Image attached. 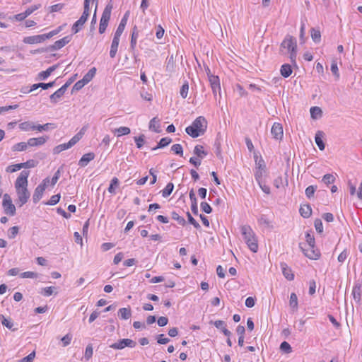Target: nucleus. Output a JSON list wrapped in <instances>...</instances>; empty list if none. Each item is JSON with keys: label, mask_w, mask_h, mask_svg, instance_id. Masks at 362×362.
Returning <instances> with one entry per match:
<instances>
[{"label": "nucleus", "mask_w": 362, "mask_h": 362, "mask_svg": "<svg viewBox=\"0 0 362 362\" xmlns=\"http://www.w3.org/2000/svg\"><path fill=\"white\" fill-rule=\"evenodd\" d=\"M30 172L23 170L15 182V189L18 196L16 204L21 207L28 201L30 194L28 189V177Z\"/></svg>", "instance_id": "nucleus-1"}, {"label": "nucleus", "mask_w": 362, "mask_h": 362, "mask_svg": "<svg viewBox=\"0 0 362 362\" xmlns=\"http://www.w3.org/2000/svg\"><path fill=\"white\" fill-rule=\"evenodd\" d=\"M207 128V121L203 116L197 117L191 125L185 129L186 133L192 138L203 135Z\"/></svg>", "instance_id": "nucleus-2"}, {"label": "nucleus", "mask_w": 362, "mask_h": 362, "mask_svg": "<svg viewBox=\"0 0 362 362\" xmlns=\"http://www.w3.org/2000/svg\"><path fill=\"white\" fill-rule=\"evenodd\" d=\"M240 230L247 247L252 252H257L258 250L257 239L251 227L248 225H245L241 227Z\"/></svg>", "instance_id": "nucleus-3"}, {"label": "nucleus", "mask_w": 362, "mask_h": 362, "mask_svg": "<svg viewBox=\"0 0 362 362\" xmlns=\"http://www.w3.org/2000/svg\"><path fill=\"white\" fill-rule=\"evenodd\" d=\"M281 47L286 49L290 54L289 58L293 64H296L297 42L295 37L287 35L281 44Z\"/></svg>", "instance_id": "nucleus-4"}, {"label": "nucleus", "mask_w": 362, "mask_h": 362, "mask_svg": "<svg viewBox=\"0 0 362 362\" xmlns=\"http://www.w3.org/2000/svg\"><path fill=\"white\" fill-rule=\"evenodd\" d=\"M112 10V5L111 4H107L105 9L103 10V14H102V16L100 18V25H99V33L101 34L105 33V31L107 27L108 22L110 18Z\"/></svg>", "instance_id": "nucleus-5"}, {"label": "nucleus", "mask_w": 362, "mask_h": 362, "mask_svg": "<svg viewBox=\"0 0 362 362\" xmlns=\"http://www.w3.org/2000/svg\"><path fill=\"white\" fill-rule=\"evenodd\" d=\"M71 40V35H67L63 38L57 40L54 44L47 47L45 49H42V52H53L64 47Z\"/></svg>", "instance_id": "nucleus-6"}, {"label": "nucleus", "mask_w": 362, "mask_h": 362, "mask_svg": "<svg viewBox=\"0 0 362 362\" xmlns=\"http://www.w3.org/2000/svg\"><path fill=\"white\" fill-rule=\"evenodd\" d=\"M136 345V341L130 339H122L117 342L113 343L110 345V347L113 349H123L125 347L134 348Z\"/></svg>", "instance_id": "nucleus-7"}, {"label": "nucleus", "mask_w": 362, "mask_h": 362, "mask_svg": "<svg viewBox=\"0 0 362 362\" xmlns=\"http://www.w3.org/2000/svg\"><path fill=\"white\" fill-rule=\"evenodd\" d=\"M300 247L303 252L304 255L311 259H317L320 253L318 250L315 248V246H307V247H303L300 244Z\"/></svg>", "instance_id": "nucleus-8"}, {"label": "nucleus", "mask_w": 362, "mask_h": 362, "mask_svg": "<svg viewBox=\"0 0 362 362\" xmlns=\"http://www.w3.org/2000/svg\"><path fill=\"white\" fill-rule=\"evenodd\" d=\"M70 86V83H66L60 88L56 90L53 94L50 95V101L52 103H57L58 100L60 99L67 90V88Z\"/></svg>", "instance_id": "nucleus-9"}, {"label": "nucleus", "mask_w": 362, "mask_h": 362, "mask_svg": "<svg viewBox=\"0 0 362 362\" xmlns=\"http://www.w3.org/2000/svg\"><path fill=\"white\" fill-rule=\"evenodd\" d=\"M271 133L275 139H276V140L282 139L283 135H284L282 125L278 122L274 123V124L272 127V129H271Z\"/></svg>", "instance_id": "nucleus-10"}, {"label": "nucleus", "mask_w": 362, "mask_h": 362, "mask_svg": "<svg viewBox=\"0 0 362 362\" xmlns=\"http://www.w3.org/2000/svg\"><path fill=\"white\" fill-rule=\"evenodd\" d=\"M89 15L83 13L80 18L76 21L72 26V32L76 34L83 27L84 23L86 22Z\"/></svg>", "instance_id": "nucleus-11"}, {"label": "nucleus", "mask_w": 362, "mask_h": 362, "mask_svg": "<svg viewBox=\"0 0 362 362\" xmlns=\"http://www.w3.org/2000/svg\"><path fill=\"white\" fill-rule=\"evenodd\" d=\"M47 136H43L37 138H30L28 140L27 144L30 147H35L44 145L48 140Z\"/></svg>", "instance_id": "nucleus-12"}, {"label": "nucleus", "mask_w": 362, "mask_h": 362, "mask_svg": "<svg viewBox=\"0 0 362 362\" xmlns=\"http://www.w3.org/2000/svg\"><path fill=\"white\" fill-rule=\"evenodd\" d=\"M46 37L45 34L42 35H33V36H29L26 37L23 40V42L26 44H37L41 43L44 41H45Z\"/></svg>", "instance_id": "nucleus-13"}, {"label": "nucleus", "mask_w": 362, "mask_h": 362, "mask_svg": "<svg viewBox=\"0 0 362 362\" xmlns=\"http://www.w3.org/2000/svg\"><path fill=\"white\" fill-rule=\"evenodd\" d=\"M76 143L74 141V140L71 138L70 141L68 143L59 144L57 146H55L53 148V153L58 154L61 153L62 151L69 149L71 148L73 146H74Z\"/></svg>", "instance_id": "nucleus-14"}, {"label": "nucleus", "mask_w": 362, "mask_h": 362, "mask_svg": "<svg viewBox=\"0 0 362 362\" xmlns=\"http://www.w3.org/2000/svg\"><path fill=\"white\" fill-rule=\"evenodd\" d=\"M119 39H120V37L114 35V37H113V39L112 41V44H111L110 51V57L111 58H115L116 56L119 43Z\"/></svg>", "instance_id": "nucleus-15"}, {"label": "nucleus", "mask_w": 362, "mask_h": 362, "mask_svg": "<svg viewBox=\"0 0 362 362\" xmlns=\"http://www.w3.org/2000/svg\"><path fill=\"white\" fill-rule=\"evenodd\" d=\"M95 153L93 152H89L88 153L84 154L78 161V165L81 167H86L89 162L93 160L95 158Z\"/></svg>", "instance_id": "nucleus-16"}, {"label": "nucleus", "mask_w": 362, "mask_h": 362, "mask_svg": "<svg viewBox=\"0 0 362 362\" xmlns=\"http://www.w3.org/2000/svg\"><path fill=\"white\" fill-rule=\"evenodd\" d=\"M281 268L282 270L283 275L286 279H288V281H292L294 279V274H293L291 269L288 267L286 263H281Z\"/></svg>", "instance_id": "nucleus-17"}, {"label": "nucleus", "mask_w": 362, "mask_h": 362, "mask_svg": "<svg viewBox=\"0 0 362 362\" xmlns=\"http://www.w3.org/2000/svg\"><path fill=\"white\" fill-rule=\"evenodd\" d=\"M361 286L362 285L361 284L357 283L353 288L352 294L354 296V299L357 303H359L361 299Z\"/></svg>", "instance_id": "nucleus-18"}, {"label": "nucleus", "mask_w": 362, "mask_h": 362, "mask_svg": "<svg viewBox=\"0 0 362 362\" xmlns=\"http://www.w3.org/2000/svg\"><path fill=\"white\" fill-rule=\"evenodd\" d=\"M58 67L57 64L49 67L46 71H41L38 74L39 80H45L50 74Z\"/></svg>", "instance_id": "nucleus-19"}, {"label": "nucleus", "mask_w": 362, "mask_h": 362, "mask_svg": "<svg viewBox=\"0 0 362 362\" xmlns=\"http://www.w3.org/2000/svg\"><path fill=\"white\" fill-rule=\"evenodd\" d=\"M45 189L42 188V187L38 185L35 191H34V193H33V202L35 204L37 203L40 199L42 197V195H43V193L45 192Z\"/></svg>", "instance_id": "nucleus-20"}, {"label": "nucleus", "mask_w": 362, "mask_h": 362, "mask_svg": "<svg viewBox=\"0 0 362 362\" xmlns=\"http://www.w3.org/2000/svg\"><path fill=\"white\" fill-rule=\"evenodd\" d=\"M36 125L30 121L23 122L19 124V129L22 131L28 132L36 130Z\"/></svg>", "instance_id": "nucleus-21"}, {"label": "nucleus", "mask_w": 362, "mask_h": 362, "mask_svg": "<svg viewBox=\"0 0 362 362\" xmlns=\"http://www.w3.org/2000/svg\"><path fill=\"white\" fill-rule=\"evenodd\" d=\"M4 211L6 215L13 216L16 214V206L13 204V202L11 203H6L5 205H2Z\"/></svg>", "instance_id": "nucleus-22"}, {"label": "nucleus", "mask_w": 362, "mask_h": 362, "mask_svg": "<svg viewBox=\"0 0 362 362\" xmlns=\"http://www.w3.org/2000/svg\"><path fill=\"white\" fill-rule=\"evenodd\" d=\"M139 37V30L136 26L132 29V33L130 41V48L134 50L136 45L137 39Z\"/></svg>", "instance_id": "nucleus-23"}, {"label": "nucleus", "mask_w": 362, "mask_h": 362, "mask_svg": "<svg viewBox=\"0 0 362 362\" xmlns=\"http://www.w3.org/2000/svg\"><path fill=\"white\" fill-rule=\"evenodd\" d=\"M118 316L122 320H127L132 316L130 308H122L118 310Z\"/></svg>", "instance_id": "nucleus-24"}, {"label": "nucleus", "mask_w": 362, "mask_h": 362, "mask_svg": "<svg viewBox=\"0 0 362 362\" xmlns=\"http://www.w3.org/2000/svg\"><path fill=\"white\" fill-rule=\"evenodd\" d=\"M299 212L303 218H309L312 214V209L309 204L300 206Z\"/></svg>", "instance_id": "nucleus-25"}, {"label": "nucleus", "mask_w": 362, "mask_h": 362, "mask_svg": "<svg viewBox=\"0 0 362 362\" xmlns=\"http://www.w3.org/2000/svg\"><path fill=\"white\" fill-rule=\"evenodd\" d=\"M322 136H323V132H320V131H318L316 133L315 136V143H316L317 146H318V148H320V150H321V151L324 150L325 148V144L322 141Z\"/></svg>", "instance_id": "nucleus-26"}, {"label": "nucleus", "mask_w": 362, "mask_h": 362, "mask_svg": "<svg viewBox=\"0 0 362 362\" xmlns=\"http://www.w3.org/2000/svg\"><path fill=\"white\" fill-rule=\"evenodd\" d=\"M194 153L201 160L208 154V153L204 151V146L202 145L195 146L194 148Z\"/></svg>", "instance_id": "nucleus-27"}, {"label": "nucleus", "mask_w": 362, "mask_h": 362, "mask_svg": "<svg viewBox=\"0 0 362 362\" xmlns=\"http://www.w3.org/2000/svg\"><path fill=\"white\" fill-rule=\"evenodd\" d=\"M280 72L282 76L287 78L292 74L291 66L288 64H283L281 67Z\"/></svg>", "instance_id": "nucleus-28"}, {"label": "nucleus", "mask_w": 362, "mask_h": 362, "mask_svg": "<svg viewBox=\"0 0 362 362\" xmlns=\"http://www.w3.org/2000/svg\"><path fill=\"white\" fill-rule=\"evenodd\" d=\"M95 72H96V69L95 67L91 68L88 71V73H86L84 75V76L83 77V78L81 80L83 81V82L85 84H87L88 83H89L93 79V78L94 77V76L95 74Z\"/></svg>", "instance_id": "nucleus-29"}, {"label": "nucleus", "mask_w": 362, "mask_h": 362, "mask_svg": "<svg viewBox=\"0 0 362 362\" xmlns=\"http://www.w3.org/2000/svg\"><path fill=\"white\" fill-rule=\"evenodd\" d=\"M126 16H127V14H125V16L121 20L115 33V35H117L119 37H120L122 35V34L124 30L125 25L127 24Z\"/></svg>", "instance_id": "nucleus-30"}, {"label": "nucleus", "mask_w": 362, "mask_h": 362, "mask_svg": "<svg viewBox=\"0 0 362 362\" xmlns=\"http://www.w3.org/2000/svg\"><path fill=\"white\" fill-rule=\"evenodd\" d=\"M36 130L39 132L47 131L49 129H54L57 128V125L54 123H46L45 124L36 125Z\"/></svg>", "instance_id": "nucleus-31"}, {"label": "nucleus", "mask_w": 362, "mask_h": 362, "mask_svg": "<svg viewBox=\"0 0 362 362\" xmlns=\"http://www.w3.org/2000/svg\"><path fill=\"white\" fill-rule=\"evenodd\" d=\"M171 142L172 139L169 137L162 138L158 142V145L156 147L153 148L152 150L155 151L158 148H164L169 145Z\"/></svg>", "instance_id": "nucleus-32"}, {"label": "nucleus", "mask_w": 362, "mask_h": 362, "mask_svg": "<svg viewBox=\"0 0 362 362\" xmlns=\"http://www.w3.org/2000/svg\"><path fill=\"white\" fill-rule=\"evenodd\" d=\"M113 132L117 134V136H121L123 135H127L131 132V130L129 127H120L119 128L115 129Z\"/></svg>", "instance_id": "nucleus-33"}, {"label": "nucleus", "mask_w": 362, "mask_h": 362, "mask_svg": "<svg viewBox=\"0 0 362 362\" xmlns=\"http://www.w3.org/2000/svg\"><path fill=\"white\" fill-rule=\"evenodd\" d=\"M173 189L174 185L172 182L168 183L165 187L161 191L162 196L165 198L168 197V196L170 195Z\"/></svg>", "instance_id": "nucleus-34"}, {"label": "nucleus", "mask_w": 362, "mask_h": 362, "mask_svg": "<svg viewBox=\"0 0 362 362\" xmlns=\"http://www.w3.org/2000/svg\"><path fill=\"white\" fill-rule=\"evenodd\" d=\"M159 119L157 117H153L149 123V129L153 130L156 132H160Z\"/></svg>", "instance_id": "nucleus-35"}, {"label": "nucleus", "mask_w": 362, "mask_h": 362, "mask_svg": "<svg viewBox=\"0 0 362 362\" xmlns=\"http://www.w3.org/2000/svg\"><path fill=\"white\" fill-rule=\"evenodd\" d=\"M56 289L57 288L54 286H48L42 288L40 293L44 296L48 297L52 295L55 292Z\"/></svg>", "instance_id": "nucleus-36"}, {"label": "nucleus", "mask_w": 362, "mask_h": 362, "mask_svg": "<svg viewBox=\"0 0 362 362\" xmlns=\"http://www.w3.org/2000/svg\"><path fill=\"white\" fill-rule=\"evenodd\" d=\"M310 32L312 40L316 43L320 42L321 40V34L320 30L313 28H311Z\"/></svg>", "instance_id": "nucleus-37"}, {"label": "nucleus", "mask_w": 362, "mask_h": 362, "mask_svg": "<svg viewBox=\"0 0 362 362\" xmlns=\"http://www.w3.org/2000/svg\"><path fill=\"white\" fill-rule=\"evenodd\" d=\"M28 144L27 142H20L12 146L13 151H23L27 149Z\"/></svg>", "instance_id": "nucleus-38"}, {"label": "nucleus", "mask_w": 362, "mask_h": 362, "mask_svg": "<svg viewBox=\"0 0 362 362\" xmlns=\"http://www.w3.org/2000/svg\"><path fill=\"white\" fill-rule=\"evenodd\" d=\"M38 161H37L36 160L30 159L25 163H21V168H32L36 167Z\"/></svg>", "instance_id": "nucleus-39"}, {"label": "nucleus", "mask_w": 362, "mask_h": 362, "mask_svg": "<svg viewBox=\"0 0 362 362\" xmlns=\"http://www.w3.org/2000/svg\"><path fill=\"white\" fill-rule=\"evenodd\" d=\"M88 129V126L83 127L81 130L74 135L72 139L74 140L76 143H78L83 137L84 134L86 133V130Z\"/></svg>", "instance_id": "nucleus-40"}, {"label": "nucleus", "mask_w": 362, "mask_h": 362, "mask_svg": "<svg viewBox=\"0 0 362 362\" xmlns=\"http://www.w3.org/2000/svg\"><path fill=\"white\" fill-rule=\"evenodd\" d=\"M171 217L173 219L177 221V223L181 225V226H185L186 224V221L185 219L180 216L177 212L175 211H173L171 213Z\"/></svg>", "instance_id": "nucleus-41"}, {"label": "nucleus", "mask_w": 362, "mask_h": 362, "mask_svg": "<svg viewBox=\"0 0 362 362\" xmlns=\"http://www.w3.org/2000/svg\"><path fill=\"white\" fill-rule=\"evenodd\" d=\"M119 185V180L117 177H113L111 180L110 185L108 187V192L110 194H115V187Z\"/></svg>", "instance_id": "nucleus-42"}, {"label": "nucleus", "mask_w": 362, "mask_h": 362, "mask_svg": "<svg viewBox=\"0 0 362 362\" xmlns=\"http://www.w3.org/2000/svg\"><path fill=\"white\" fill-rule=\"evenodd\" d=\"M0 318L1 319V323L4 326L13 331L16 330V329H13V324L10 320L6 318L3 315H0Z\"/></svg>", "instance_id": "nucleus-43"}, {"label": "nucleus", "mask_w": 362, "mask_h": 362, "mask_svg": "<svg viewBox=\"0 0 362 362\" xmlns=\"http://www.w3.org/2000/svg\"><path fill=\"white\" fill-rule=\"evenodd\" d=\"M289 305L293 309L296 310L298 308V297L295 293H292L290 296Z\"/></svg>", "instance_id": "nucleus-44"}, {"label": "nucleus", "mask_w": 362, "mask_h": 362, "mask_svg": "<svg viewBox=\"0 0 362 362\" xmlns=\"http://www.w3.org/2000/svg\"><path fill=\"white\" fill-rule=\"evenodd\" d=\"M322 113V110L319 107H313L310 108V115L313 118L315 119L318 117H321Z\"/></svg>", "instance_id": "nucleus-45"}, {"label": "nucleus", "mask_w": 362, "mask_h": 362, "mask_svg": "<svg viewBox=\"0 0 362 362\" xmlns=\"http://www.w3.org/2000/svg\"><path fill=\"white\" fill-rule=\"evenodd\" d=\"M188 90H189V84H188L187 81H185L183 83V85L182 86L180 91V95L182 98L185 99L187 97Z\"/></svg>", "instance_id": "nucleus-46"}, {"label": "nucleus", "mask_w": 362, "mask_h": 362, "mask_svg": "<svg viewBox=\"0 0 362 362\" xmlns=\"http://www.w3.org/2000/svg\"><path fill=\"white\" fill-rule=\"evenodd\" d=\"M21 278L37 279L39 274L34 272H25L20 274Z\"/></svg>", "instance_id": "nucleus-47"}, {"label": "nucleus", "mask_w": 362, "mask_h": 362, "mask_svg": "<svg viewBox=\"0 0 362 362\" xmlns=\"http://www.w3.org/2000/svg\"><path fill=\"white\" fill-rule=\"evenodd\" d=\"M171 151H173L175 154L182 156L183 149L182 146L180 144H174L171 146Z\"/></svg>", "instance_id": "nucleus-48"}, {"label": "nucleus", "mask_w": 362, "mask_h": 362, "mask_svg": "<svg viewBox=\"0 0 362 362\" xmlns=\"http://www.w3.org/2000/svg\"><path fill=\"white\" fill-rule=\"evenodd\" d=\"M60 197L61 196L59 194L52 195L50 199L46 203V204L51 206L55 205L59 202Z\"/></svg>", "instance_id": "nucleus-49"}, {"label": "nucleus", "mask_w": 362, "mask_h": 362, "mask_svg": "<svg viewBox=\"0 0 362 362\" xmlns=\"http://www.w3.org/2000/svg\"><path fill=\"white\" fill-rule=\"evenodd\" d=\"M62 28H63V25H60L58 28H57L56 29L50 31L49 33L45 34L46 39L47 40L49 39V38L52 37L53 36L57 35L59 32H61L62 30Z\"/></svg>", "instance_id": "nucleus-50"}, {"label": "nucleus", "mask_w": 362, "mask_h": 362, "mask_svg": "<svg viewBox=\"0 0 362 362\" xmlns=\"http://www.w3.org/2000/svg\"><path fill=\"white\" fill-rule=\"evenodd\" d=\"M93 350L91 344H88L85 351L84 358L88 361L93 356Z\"/></svg>", "instance_id": "nucleus-51"}, {"label": "nucleus", "mask_w": 362, "mask_h": 362, "mask_svg": "<svg viewBox=\"0 0 362 362\" xmlns=\"http://www.w3.org/2000/svg\"><path fill=\"white\" fill-rule=\"evenodd\" d=\"M322 182L327 185L333 183L335 180V177L332 174H326L322 177Z\"/></svg>", "instance_id": "nucleus-52"}, {"label": "nucleus", "mask_w": 362, "mask_h": 362, "mask_svg": "<svg viewBox=\"0 0 362 362\" xmlns=\"http://www.w3.org/2000/svg\"><path fill=\"white\" fill-rule=\"evenodd\" d=\"M21 169V163L8 165L6 168L7 173H14Z\"/></svg>", "instance_id": "nucleus-53"}, {"label": "nucleus", "mask_w": 362, "mask_h": 362, "mask_svg": "<svg viewBox=\"0 0 362 362\" xmlns=\"http://www.w3.org/2000/svg\"><path fill=\"white\" fill-rule=\"evenodd\" d=\"M314 226L317 233H322L323 232V225L320 219H315L314 222Z\"/></svg>", "instance_id": "nucleus-54"}, {"label": "nucleus", "mask_w": 362, "mask_h": 362, "mask_svg": "<svg viewBox=\"0 0 362 362\" xmlns=\"http://www.w3.org/2000/svg\"><path fill=\"white\" fill-rule=\"evenodd\" d=\"M187 216L188 218V221L190 224L193 225L194 228L197 229L200 228V225L199 223L192 216L189 212H187Z\"/></svg>", "instance_id": "nucleus-55"}, {"label": "nucleus", "mask_w": 362, "mask_h": 362, "mask_svg": "<svg viewBox=\"0 0 362 362\" xmlns=\"http://www.w3.org/2000/svg\"><path fill=\"white\" fill-rule=\"evenodd\" d=\"M316 190V187H314L313 185H310L308 186L306 189H305V195L308 198H311L313 197L314 195V193Z\"/></svg>", "instance_id": "nucleus-56"}, {"label": "nucleus", "mask_w": 362, "mask_h": 362, "mask_svg": "<svg viewBox=\"0 0 362 362\" xmlns=\"http://www.w3.org/2000/svg\"><path fill=\"white\" fill-rule=\"evenodd\" d=\"M144 135L141 134L138 137H134V141L138 148H141L144 144Z\"/></svg>", "instance_id": "nucleus-57"}, {"label": "nucleus", "mask_w": 362, "mask_h": 362, "mask_svg": "<svg viewBox=\"0 0 362 362\" xmlns=\"http://www.w3.org/2000/svg\"><path fill=\"white\" fill-rule=\"evenodd\" d=\"M209 81L210 82L211 87L213 86H219L220 85L219 78L217 76L209 75Z\"/></svg>", "instance_id": "nucleus-58"}, {"label": "nucleus", "mask_w": 362, "mask_h": 362, "mask_svg": "<svg viewBox=\"0 0 362 362\" xmlns=\"http://www.w3.org/2000/svg\"><path fill=\"white\" fill-rule=\"evenodd\" d=\"M18 233V228L17 226H13L8 230V237L10 239L14 238Z\"/></svg>", "instance_id": "nucleus-59"}, {"label": "nucleus", "mask_w": 362, "mask_h": 362, "mask_svg": "<svg viewBox=\"0 0 362 362\" xmlns=\"http://www.w3.org/2000/svg\"><path fill=\"white\" fill-rule=\"evenodd\" d=\"M331 71L337 77V78H339V73L337 64L335 61H332V62L331 64Z\"/></svg>", "instance_id": "nucleus-60"}, {"label": "nucleus", "mask_w": 362, "mask_h": 362, "mask_svg": "<svg viewBox=\"0 0 362 362\" xmlns=\"http://www.w3.org/2000/svg\"><path fill=\"white\" fill-rule=\"evenodd\" d=\"M280 349H281V351H284L286 353H290L291 351V346L286 341H283L281 344Z\"/></svg>", "instance_id": "nucleus-61"}, {"label": "nucleus", "mask_w": 362, "mask_h": 362, "mask_svg": "<svg viewBox=\"0 0 362 362\" xmlns=\"http://www.w3.org/2000/svg\"><path fill=\"white\" fill-rule=\"evenodd\" d=\"M215 153L218 158H221V142L216 139L214 143Z\"/></svg>", "instance_id": "nucleus-62"}, {"label": "nucleus", "mask_w": 362, "mask_h": 362, "mask_svg": "<svg viewBox=\"0 0 362 362\" xmlns=\"http://www.w3.org/2000/svg\"><path fill=\"white\" fill-rule=\"evenodd\" d=\"M170 341V339L165 337L163 334H158L157 337V342L160 344H165Z\"/></svg>", "instance_id": "nucleus-63"}, {"label": "nucleus", "mask_w": 362, "mask_h": 362, "mask_svg": "<svg viewBox=\"0 0 362 362\" xmlns=\"http://www.w3.org/2000/svg\"><path fill=\"white\" fill-rule=\"evenodd\" d=\"M35 356V352L33 351L27 356L23 358L21 361L18 362H32Z\"/></svg>", "instance_id": "nucleus-64"}]
</instances>
